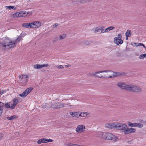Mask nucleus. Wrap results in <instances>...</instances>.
I'll return each mask as SVG.
<instances>
[{"label":"nucleus","instance_id":"nucleus-1","mask_svg":"<svg viewBox=\"0 0 146 146\" xmlns=\"http://www.w3.org/2000/svg\"><path fill=\"white\" fill-rule=\"evenodd\" d=\"M22 37L19 36L14 41H12L9 38L6 37L5 38V42L0 43V47H3L5 49L6 47L9 48H13L15 46L16 44L19 42L21 40Z\"/></svg>","mask_w":146,"mask_h":146},{"label":"nucleus","instance_id":"nucleus-2","mask_svg":"<svg viewBox=\"0 0 146 146\" xmlns=\"http://www.w3.org/2000/svg\"><path fill=\"white\" fill-rule=\"evenodd\" d=\"M100 133V137L106 139L115 141L118 139L117 136L110 133L101 132Z\"/></svg>","mask_w":146,"mask_h":146},{"label":"nucleus","instance_id":"nucleus-3","mask_svg":"<svg viewBox=\"0 0 146 146\" xmlns=\"http://www.w3.org/2000/svg\"><path fill=\"white\" fill-rule=\"evenodd\" d=\"M106 72L107 74H111L108 76H105L104 75V76H103V78H110L113 77H115L117 76H118L119 75V73L117 72H113V71L111 70H103L102 71H99V74L100 73L103 72Z\"/></svg>","mask_w":146,"mask_h":146},{"label":"nucleus","instance_id":"nucleus-4","mask_svg":"<svg viewBox=\"0 0 146 146\" xmlns=\"http://www.w3.org/2000/svg\"><path fill=\"white\" fill-rule=\"evenodd\" d=\"M128 91L135 92H139L141 91V88L139 87L133 85H129Z\"/></svg>","mask_w":146,"mask_h":146},{"label":"nucleus","instance_id":"nucleus-5","mask_svg":"<svg viewBox=\"0 0 146 146\" xmlns=\"http://www.w3.org/2000/svg\"><path fill=\"white\" fill-rule=\"evenodd\" d=\"M68 104H66L65 103L57 102L52 104L51 106V107L55 109L62 108L63 107L64 105H66Z\"/></svg>","mask_w":146,"mask_h":146},{"label":"nucleus","instance_id":"nucleus-6","mask_svg":"<svg viewBox=\"0 0 146 146\" xmlns=\"http://www.w3.org/2000/svg\"><path fill=\"white\" fill-rule=\"evenodd\" d=\"M117 86L122 89L128 90L129 85H127L124 82H119L117 83Z\"/></svg>","mask_w":146,"mask_h":146},{"label":"nucleus","instance_id":"nucleus-7","mask_svg":"<svg viewBox=\"0 0 146 146\" xmlns=\"http://www.w3.org/2000/svg\"><path fill=\"white\" fill-rule=\"evenodd\" d=\"M117 86L122 89L128 90L129 85H127L124 82H119L117 83Z\"/></svg>","mask_w":146,"mask_h":146},{"label":"nucleus","instance_id":"nucleus-8","mask_svg":"<svg viewBox=\"0 0 146 146\" xmlns=\"http://www.w3.org/2000/svg\"><path fill=\"white\" fill-rule=\"evenodd\" d=\"M127 128V125L125 123H117L116 129L124 131Z\"/></svg>","mask_w":146,"mask_h":146},{"label":"nucleus","instance_id":"nucleus-9","mask_svg":"<svg viewBox=\"0 0 146 146\" xmlns=\"http://www.w3.org/2000/svg\"><path fill=\"white\" fill-rule=\"evenodd\" d=\"M33 89V88H27L23 93L20 94L19 96L21 97L25 98L31 92Z\"/></svg>","mask_w":146,"mask_h":146},{"label":"nucleus","instance_id":"nucleus-10","mask_svg":"<svg viewBox=\"0 0 146 146\" xmlns=\"http://www.w3.org/2000/svg\"><path fill=\"white\" fill-rule=\"evenodd\" d=\"M105 126L108 128L116 129L117 123H108L106 124Z\"/></svg>","mask_w":146,"mask_h":146},{"label":"nucleus","instance_id":"nucleus-11","mask_svg":"<svg viewBox=\"0 0 146 146\" xmlns=\"http://www.w3.org/2000/svg\"><path fill=\"white\" fill-rule=\"evenodd\" d=\"M136 131V129L135 128L131 127L130 128H127L123 132L125 135H127L130 134L131 133H134Z\"/></svg>","mask_w":146,"mask_h":146},{"label":"nucleus","instance_id":"nucleus-12","mask_svg":"<svg viewBox=\"0 0 146 146\" xmlns=\"http://www.w3.org/2000/svg\"><path fill=\"white\" fill-rule=\"evenodd\" d=\"M85 129V126L84 125H80L77 126L76 131L77 133H80L84 131Z\"/></svg>","mask_w":146,"mask_h":146},{"label":"nucleus","instance_id":"nucleus-13","mask_svg":"<svg viewBox=\"0 0 146 146\" xmlns=\"http://www.w3.org/2000/svg\"><path fill=\"white\" fill-rule=\"evenodd\" d=\"M20 78L24 84L27 83L28 82V77L27 75H22L20 76Z\"/></svg>","mask_w":146,"mask_h":146},{"label":"nucleus","instance_id":"nucleus-14","mask_svg":"<svg viewBox=\"0 0 146 146\" xmlns=\"http://www.w3.org/2000/svg\"><path fill=\"white\" fill-rule=\"evenodd\" d=\"M12 101H13V104H11V109H13L18 103L19 100L17 98H14Z\"/></svg>","mask_w":146,"mask_h":146},{"label":"nucleus","instance_id":"nucleus-15","mask_svg":"<svg viewBox=\"0 0 146 146\" xmlns=\"http://www.w3.org/2000/svg\"><path fill=\"white\" fill-rule=\"evenodd\" d=\"M33 28H36L41 26V23L38 21H35L32 23Z\"/></svg>","mask_w":146,"mask_h":146},{"label":"nucleus","instance_id":"nucleus-16","mask_svg":"<svg viewBox=\"0 0 146 146\" xmlns=\"http://www.w3.org/2000/svg\"><path fill=\"white\" fill-rule=\"evenodd\" d=\"M48 64H46L42 65L36 64L34 65V67L35 69H38L42 68L43 67H47L48 66Z\"/></svg>","mask_w":146,"mask_h":146},{"label":"nucleus","instance_id":"nucleus-17","mask_svg":"<svg viewBox=\"0 0 146 146\" xmlns=\"http://www.w3.org/2000/svg\"><path fill=\"white\" fill-rule=\"evenodd\" d=\"M70 115L72 117H78L80 116V112L78 111L77 112H71L70 113Z\"/></svg>","mask_w":146,"mask_h":146},{"label":"nucleus","instance_id":"nucleus-18","mask_svg":"<svg viewBox=\"0 0 146 146\" xmlns=\"http://www.w3.org/2000/svg\"><path fill=\"white\" fill-rule=\"evenodd\" d=\"M22 27L26 28H33L32 23H24L22 24Z\"/></svg>","mask_w":146,"mask_h":146},{"label":"nucleus","instance_id":"nucleus-19","mask_svg":"<svg viewBox=\"0 0 146 146\" xmlns=\"http://www.w3.org/2000/svg\"><path fill=\"white\" fill-rule=\"evenodd\" d=\"M114 42L116 44L118 45L119 44H122L123 43V40L121 39H118L116 37L114 38Z\"/></svg>","mask_w":146,"mask_h":146},{"label":"nucleus","instance_id":"nucleus-20","mask_svg":"<svg viewBox=\"0 0 146 146\" xmlns=\"http://www.w3.org/2000/svg\"><path fill=\"white\" fill-rule=\"evenodd\" d=\"M99 74V71L95 72L94 73H88V75L90 76H96V77L100 78H103V76L102 75H96Z\"/></svg>","mask_w":146,"mask_h":146},{"label":"nucleus","instance_id":"nucleus-21","mask_svg":"<svg viewBox=\"0 0 146 146\" xmlns=\"http://www.w3.org/2000/svg\"><path fill=\"white\" fill-rule=\"evenodd\" d=\"M4 104L0 102V116L2 115V114L3 113V109L4 108Z\"/></svg>","mask_w":146,"mask_h":146},{"label":"nucleus","instance_id":"nucleus-22","mask_svg":"<svg viewBox=\"0 0 146 146\" xmlns=\"http://www.w3.org/2000/svg\"><path fill=\"white\" fill-rule=\"evenodd\" d=\"M88 115V113H87V112H80V116L81 117H88L89 116Z\"/></svg>","mask_w":146,"mask_h":146},{"label":"nucleus","instance_id":"nucleus-23","mask_svg":"<svg viewBox=\"0 0 146 146\" xmlns=\"http://www.w3.org/2000/svg\"><path fill=\"white\" fill-rule=\"evenodd\" d=\"M131 32L130 30H127L125 33V35L127 37H130L131 35Z\"/></svg>","mask_w":146,"mask_h":146},{"label":"nucleus","instance_id":"nucleus-24","mask_svg":"<svg viewBox=\"0 0 146 146\" xmlns=\"http://www.w3.org/2000/svg\"><path fill=\"white\" fill-rule=\"evenodd\" d=\"M17 117L15 115H13L10 117H7V119L9 120H12L15 119L17 118Z\"/></svg>","mask_w":146,"mask_h":146},{"label":"nucleus","instance_id":"nucleus-25","mask_svg":"<svg viewBox=\"0 0 146 146\" xmlns=\"http://www.w3.org/2000/svg\"><path fill=\"white\" fill-rule=\"evenodd\" d=\"M21 15H20V12L19 13H15L13 15V16L14 17H21Z\"/></svg>","mask_w":146,"mask_h":146},{"label":"nucleus","instance_id":"nucleus-26","mask_svg":"<svg viewBox=\"0 0 146 146\" xmlns=\"http://www.w3.org/2000/svg\"><path fill=\"white\" fill-rule=\"evenodd\" d=\"M5 106L7 108H10L11 109V104L10 102L6 103L5 104Z\"/></svg>","mask_w":146,"mask_h":146},{"label":"nucleus","instance_id":"nucleus-27","mask_svg":"<svg viewBox=\"0 0 146 146\" xmlns=\"http://www.w3.org/2000/svg\"><path fill=\"white\" fill-rule=\"evenodd\" d=\"M128 125L131 127H135L136 125V123H132L130 122H128Z\"/></svg>","mask_w":146,"mask_h":146},{"label":"nucleus","instance_id":"nucleus-28","mask_svg":"<svg viewBox=\"0 0 146 146\" xmlns=\"http://www.w3.org/2000/svg\"><path fill=\"white\" fill-rule=\"evenodd\" d=\"M135 127L141 128L143 126V124L139 123H136Z\"/></svg>","mask_w":146,"mask_h":146},{"label":"nucleus","instance_id":"nucleus-29","mask_svg":"<svg viewBox=\"0 0 146 146\" xmlns=\"http://www.w3.org/2000/svg\"><path fill=\"white\" fill-rule=\"evenodd\" d=\"M100 27H97L95 28L94 32L95 33H97L99 32L100 30Z\"/></svg>","mask_w":146,"mask_h":146},{"label":"nucleus","instance_id":"nucleus-30","mask_svg":"<svg viewBox=\"0 0 146 146\" xmlns=\"http://www.w3.org/2000/svg\"><path fill=\"white\" fill-rule=\"evenodd\" d=\"M66 36V35L65 34H63L62 35H60L59 36V40L63 39Z\"/></svg>","mask_w":146,"mask_h":146},{"label":"nucleus","instance_id":"nucleus-31","mask_svg":"<svg viewBox=\"0 0 146 146\" xmlns=\"http://www.w3.org/2000/svg\"><path fill=\"white\" fill-rule=\"evenodd\" d=\"M145 54H141L139 56V58L140 59H143L145 57Z\"/></svg>","mask_w":146,"mask_h":146},{"label":"nucleus","instance_id":"nucleus-32","mask_svg":"<svg viewBox=\"0 0 146 146\" xmlns=\"http://www.w3.org/2000/svg\"><path fill=\"white\" fill-rule=\"evenodd\" d=\"M91 0H81L80 2L81 3H85L87 2H90Z\"/></svg>","mask_w":146,"mask_h":146},{"label":"nucleus","instance_id":"nucleus-33","mask_svg":"<svg viewBox=\"0 0 146 146\" xmlns=\"http://www.w3.org/2000/svg\"><path fill=\"white\" fill-rule=\"evenodd\" d=\"M27 13V12L26 11H23L20 12V15H21V17H24V15L26 14Z\"/></svg>","mask_w":146,"mask_h":146},{"label":"nucleus","instance_id":"nucleus-34","mask_svg":"<svg viewBox=\"0 0 146 146\" xmlns=\"http://www.w3.org/2000/svg\"><path fill=\"white\" fill-rule=\"evenodd\" d=\"M67 146H75L76 145V144H73L71 143H69L66 144Z\"/></svg>","mask_w":146,"mask_h":146},{"label":"nucleus","instance_id":"nucleus-35","mask_svg":"<svg viewBox=\"0 0 146 146\" xmlns=\"http://www.w3.org/2000/svg\"><path fill=\"white\" fill-rule=\"evenodd\" d=\"M100 30L101 31V33H105L104 32V27L102 26L101 27H100Z\"/></svg>","mask_w":146,"mask_h":146},{"label":"nucleus","instance_id":"nucleus-36","mask_svg":"<svg viewBox=\"0 0 146 146\" xmlns=\"http://www.w3.org/2000/svg\"><path fill=\"white\" fill-rule=\"evenodd\" d=\"M7 7L8 9L9 10H11L12 9H14L13 8H14V7L13 6H9Z\"/></svg>","mask_w":146,"mask_h":146},{"label":"nucleus","instance_id":"nucleus-37","mask_svg":"<svg viewBox=\"0 0 146 146\" xmlns=\"http://www.w3.org/2000/svg\"><path fill=\"white\" fill-rule=\"evenodd\" d=\"M42 139H39V140H38L37 141V143H38V144H40L41 143H42V142H44V141H42Z\"/></svg>","mask_w":146,"mask_h":146},{"label":"nucleus","instance_id":"nucleus-38","mask_svg":"<svg viewBox=\"0 0 146 146\" xmlns=\"http://www.w3.org/2000/svg\"><path fill=\"white\" fill-rule=\"evenodd\" d=\"M118 39H121L122 38V35L121 34H118L117 35V37H116Z\"/></svg>","mask_w":146,"mask_h":146},{"label":"nucleus","instance_id":"nucleus-39","mask_svg":"<svg viewBox=\"0 0 146 146\" xmlns=\"http://www.w3.org/2000/svg\"><path fill=\"white\" fill-rule=\"evenodd\" d=\"M84 44L86 45H88L90 44V42L89 41L86 40L84 41Z\"/></svg>","mask_w":146,"mask_h":146},{"label":"nucleus","instance_id":"nucleus-40","mask_svg":"<svg viewBox=\"0 0 146 146\" xmlns=\"http://www.w3.org/2000/svg\"><path fill=\"white\" fill-rule=\"evenodd\" d=\"M27 14H26V15L28 16V15H30L32 14V12H27Z\"/></svg>","mask_w":146,"mask_h":146},{"label":"nucleus","instance_id":"nucleus-41","mask_svg":"<svg viewBox=\"0 0 146 146\" xmlns=\"http://www.w3.org/2000/svg\"><path fill=\"white\" fill-rule=\"evenodd\" d=\"M6 91L5 90H2L0 91L1 95H2L3 94L6 93Z\"/></svg>","mask_w":146,"mask_h":146},{"label":"nucleus","instance_id":"nucleus-42","mask_svg":"<svg viewBox=\"0 0 146 146\" xmlns=\"http://www.w3.org/2000/svg\"><path fill=\"white\" fill-rule=\"evenodd\" d=\"M110 31L109 30V28L108 27L105 30H104V32L105 33H107L108 32Z\"/></svg>","mask_w":146,"mask_h":146},{"label":"nucleus","instance_id":"nucleus-43","mask_svg":"<svg viewBox=\"0 0 146 146\" xmlns=\"http://www.w3.org/2000/svg\"><path fill=\"white\" fill-rule=\"evenodd\" d=\"M53 141V140L52 139H47L46 143L49 142H52Z\"/></svg>","mask_w":146,"mask_h":146},{"label":"nucleus","instance_id":"nucleus-44","mask_svg":"<svg viewBox=\"0 0 146 146\" xmlns=\"http://www.w3.org/2000/svg\"><path fill=\"white\" fill-rule=\"evenodd\" d=\"M42 140H43L42 141H44V142H42V143H46L47 139H46L45 138H42Z\"/></svg>","mask_w":146,"mask_h":146},{"label":"nucleus","instance_id":"nucleus-45","mask_svg":"<svg viewBox=\"0 0 146 146\" xmlns=\"http://www.w3.org/2000/svg\"><path fill=\"white\" fill-rule=\"evenodd\" d=\"M109 28V30L110 31L111 30L113 29L114 28V27L113 26H110L108 27Z\"/></svg>","mask_w":146,"mask_h":146},{"label":"nucleus","instance_id":"nucleus-46","mask_svg":"<svg viewBox=\"0 0 146 146\" xmlns=\"http://www.w3.org/2000/svg\"><path fill=\"white\" fill-rule=\"evenodd\" d=\"M58 24H57V23H55L54 24V25L53 26V28H56V27L58 26Z\"/></svg>","mask_w":146,"mask_h":146},{"label":"nucleus","instance_id":"nucleus-47","mask_svg":"<svg viewBox=\"0 0 146 146\" xmlns=\"http://www.w3.org/2000/svg\"><path fill=\"white\" fill-rule=\"evenodd\" d=\"M58 68L59 69H62L64 68V67L62 65H60L59 66Z\"/></svg>","mask_w":146,"mask_h":146},{"label":"nucleus","instance_id":"nucleus-48","mask_svg":"<svg viewBox=\"0 0 146 146\" xmlns=\"http://www.w3.org/2000/svg\"><path fill=\"white\" fill-rule=\"evenodd\" d=\"M143 44L142 43H138V45H137V46H142L143 45Z\"/></svg>","mask_w":146,"mask_h":146},{"label":"nucleus","instance_id":"nucleus-49","mask_svg":"<svg viewBox=\"0 0 146 146\" xmlns=\"http://www.w3.org/2000/svg\"><path fill=\"white\" fill-rule=\"evenodd\" d=\"M70 66V65L67 64L65 65V67L66 68H68L69 67V66Z\"/></svg>","mask_w":146,"mask_h":146},{"label":"nucleus","instance_id":"nucleus-50","mask_svg":"<svg viewBox=\"0 0 146 146\" xmlns=\"http://www.w3.org/2000/svg\"><path fill=\"white\" fill-rule=\"evenodd\" d=\"M142 45H142V46H143L144 48H146V47L145 46V45H144L143 44Z\"/></svg>","mask_w":146,"mask_h":146},{"label":"nucleus","instance_id":"nucleus-51","mask_svg":"<svg viewBox=\"0 0 146 146\" xmlns=\"http://www.w3.org/2000/svg\"><path fill=\"white\" fill-rule=\"evenodd\" d=\"M76 145H75V146H81V145H78L77 144H76Z\"/></svg>","mask_w":146,"mask_h":146},{"label":"nucleus","instance_id":"nucleus-52","mask_svg":"<svg viewBox=\"0 0 146 146\" xmlns=\"http://www.w3.org/2000/svg\"><path fill=\"white\" fill-rule=\"evenodd\" d=\"M2 134H0V137H2Z\"/></svg>","mask_w":146,"mask_h":146},{"label":"nucleus","instance_id":"nucleus-53","mask_svg":"<svg viewBox=\"0 0 146 146\" xmlns=\"http://www.w3.org/2000/svg\"><path fill=\"white\" fill-rule=\"evenodd\" d=\"M128 37H126V40L128 39Z\"/></svg>","mask_w":146,"mask_h":146},{"label":"nucleus","instance_id":"nucleus-54","mask_svg":"<svg viewBox=\"0 0 146 146\" xmlns=\"http://www.w3.org/2000/svg\"><path fill=\"white\" fill-rule=\"evenodd\" d=\"M145 54V57L146 58V53Z\"/></svg>","mask_w":146,"mask_h":146},{"label":"nucleus","instance_id":"nucleus-55","mask_svg":"<svg viewBox=\"0 0 146 146\" xmlns=\"http://www.w3.org/2000/svg\"><path fill=\"white\" fill-rule=\"evenodd\" d=\"M13 9H14L13 10H14V9H15V8L14 7V8H13Z\"/></svg>","mask_w":146,"mask_h":146},{"label":"nucleus","instance_id":"nucleus-56","mask_svg":"<svg viewBox=\"0 0 146 146\" xmlns=\"http://www.w3.org/2000/svg\"><path fill=\"white\" fill-rule=\"evenodd\" d=\"M71 106V105H69V106Z\"/></svg>","mask_w":146,"mask_h":146}]
</instances>
